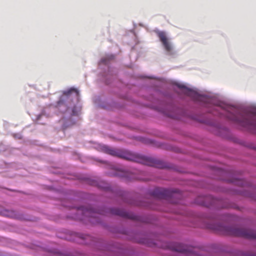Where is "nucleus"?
<instances>
[{
    "label": "nucleus",
    "instance_id": "obj_1",
    "mask_svg": "<svg viewBox=\"0 0 256 256\" xmlns=\"http://www.w3.org/2000/svg\"><path fill=\"white\" fill-rule=\"evenodd\" d=\"M150 83L154 91L159 92L168 100L162 101L158 106L144 104L147 106L174 120L184 121L190 119L204 124L217 136L248 148H256L252 144H246L234 136L230 130L222 122V120H228L237 129L256 135V120L244 111L242 105L226 102L220 100L216 94L204 92L196 88H190L184 84L174 82V84L193 102L177 103L174 100V96L172 92L159 90L160 82L158 80Z\"/></svg>",
    "mask_w": 256,
    "mask_h": 256
},
{
    "label": "nucleus",
    "instance_id": "obj_2",
    "mask_svg": "<svg viewBox=\"0 0 256 256\" xmlns=\"http://www.w3.org/2000/svg\"><path fill=\"white\" fill-rule=\"evenodd\" d=\"M62 204L70 211L66 218L70 220L88 222L92 224H100L104 226L102 216L108 214L116 216L122 218L149 224L151 220L148 216L136 214L133 212H129L118 208L107 206H106L93 208L90 206H76L68 202H63Z\"/></svg>",
    "mask_w": 256,
    "mask_h": 256
},
{
    "label": "nucleus",
    "instance_id": "obj_3",
    "mask_svg": "<svg viewBox=\"0 0 256 256\" xmlns=\"http://www.w3.org/2000/svg\"><path fill=\"white\" fill-rule=\"evenodd\" d=\"M81 110L79 92L77 89L71 88L63 92L56 104H50L45 107L33 120L37 124H44L42 120L44 118H47L52 112H57L60 116L59 122L62 128L65 130L76 123Z\"/></svg>",
    "mask_w": 256,
    "mask_h": 256
},
{
    "label": "nucleus",
    "instance_id": "obj_4",
    "mask_svg": "<svg viewBox=\"0 0 256 256\" xmlns=\"http://www.w3.org/2000/svg\"><path fill=\"white\" fill-rule=\"evenodd\" d=\"M190 222L184 224L192 227H200L235 236L256 240V232L246 228L226 225L218 220L231 221L236 219L234 215L225 213L221 216L206 214H194L192 218H186Z\"/></svg>",
    "mask_w": 256,
    "mask_h": 256
},
{
    "label": "nucleus",
    "instance_id": "obj_5",
    "mask_svg": "<svg viewBox=\"0 0 256 256\" xmlns=\"http://www.w3.org/2000/svg\"><path fill=\"white\" fill-rule=\"evenodd\" d=\"M96 149L113 156L126 160L134 162L144 165L162 169H172L171 164L153 157L148 156L133 152L127 150L113 148L108 146L98 144Z\"/></svg>",
    "mask_w": 256,
    "mask_h": 256
},
{
    "label": "nucleus",
    "instance_id": "obj_6",
    "mask_svg": "<svg viewBox=\"0 0 256 256\" xmlns=\"http://www.w3.org/2000/svg\"><path fill=\"white\" fill-rule=\"evenodd\" d=\"M218 172L222 175L218 178L220 180L240 186H246L250 188L252 191L242 188H227L222 186H212L211 188L213 190L226 192L234 195H240L256 200V193L255 192L256 186L245 179L240 178L238 176V174H240V172L234 170L226 172L220 170Z\"/></svg>",
    "mask_w": 256,
    "mask_h": 256
},
{
    "label": "nucleus",
    "instance_id": "obj_7",
    "mask_svg": "<svg viewBox=\"0 0 256 256\" xmlns=\"http://www.w3.org/2000/svg\"><path fill=\"white\" fill-rule=\"evenodd\" d=\"M84 182L86 184L91 186L96 187L101 190L106 192H110L116 197L120 198L123 202L128 205L142 207L154 210H160L157 205L150 202L144 200L138 201L129 198L126 192L120 188L113 187L104 180L86 178H84Z\"/></svg>",
    "mask_w": 256,
    "mask_h": 256
},
{
    "label": "nucleus",
    "instance_id": "obj_8",
    "mask_svg": "<svg viewBox=\"0 0 256 256\" xmlns=\"http://www.w3.org/2000/svg\"><path fill=\"white\" fill-rule=\"evenodd\" d=\"M112 232L114 233L125 234L127 236L128 240L147 246L156 247L159 245L158 244L159 237L156 234L135 230L124 226L114 227L112 228Z\"/></svg>",
    "mask_w": 256,
    "mask_h": 256
},
{
    "label": "nucleus",
    "instance_id": "obj_9",
    "mask_svg": "<svg viewBox=\"0 0 256 256\" xmlns=\"http://www.w3.org/2000/svg\"><path fill=\"white\" fill-rule=\"evenodd\" d=\"M194 203L214 210L223 208L240 210L234 202L226 198H216L211 195L198 196L194 199Z\"/></svg>",
    "mask_w": 256,
    "mask_h": 256
},
{
    "label": "nucleus",
    "instance_id": "obj_10",
    "mask_svg": "<svg viewBox=\"0 0 256 256\" xmlns=\"http://www.w3.org/2000/svg\"><path fill=\"white\" fill-rule=\"evenodd\" d=\"M114 58L115 56L114 54H106L101 58L98 63L100 80L106 84H111L116 78L118 70L112 66Z\"/></svg>",
    "mask_w": 256,
    "mask_h": 256
},
{
    "label": "nucleus",
    "instance_id": "obj_11",
    "mask_svg": "<svg viewBox=\"0 0 256 256\" xmlns=\"http://www.w3.org/2000/svg\"><path fill=\"white\" fill-rule=\"evenodd\" d=\"M148 194L158 199L168 200L171 203L170 206H176V204H182L184 198L182 192L180 190L158 187L150 190Z\"/></svg>",
    "mask_w": 256,
    "mask_h": 256
},
{
    "label": "nucleus",
    "instance_id": "obj_12",
    "mask_svg": "<svg viewBox=\"0 0 256 256\" xmlns=\"http://www.w3.org/2000/svg\"><path fill=\"white\" fill-rule=\"evenodd\" d=\"M154 32L158 37L161 44V46L164 54L169 58H176L178 56V52L176 49L171 38L166 31L160 30L158 28Z\"/></svg>",
    "mask_w": 256,
    "mask_h": 256
},
{
    "label": "nucleus",
    "instance_id": "obj_13",
    "mask_svg": "<svg viewBox=\"0 0 256 256\" xmlns=\"http://www.w3.org/2000/svg\"><path fill=\"white\" fill-rule=\"evenodd\" d=\"M136 252L131 246L111 240V256H136Z\"/></svg>",
    "mask_w": 256,
    "mask_h": 256
},
{
    "label": "nucleus",
    "instance_id": "obj_14",
    "mask_svg": "<svg viewBox=\"0 0 256 256\" xmlns=\"http://www.w3.org/2000/svg\"><path fill=\"white\" fill-rule=\"evenodd\" d=\"M107 175L111 177L120 178L126 182H130L138 178L134 172L112 166V170L107 172Z\"/></svg>",
    "mask_w": 256,
    "mask_h": 256
},
{
    "label": "nucleus",
    "instance_id": "obj_15",
    "mask_svg": "<svg viewBox=\"0 0 256 256\" xmlns=\"http://www.w3.org/2000/svg\"><path fill=\"white\" fill-rule=\"evenodd\" d=\"M94 100L98 106L108 110H114L116 109L122 108L124 106V104H120L110 99L103 100L100 96H96Z\"/></svg>",
    "mask_w": 256,
    "mask_h": 256
},
{
    "label": "nucleus",
    "instance_id": "obj_16",
    "mask_svg": "<svg viewBox=\"0 0 256 256\" xmlns=\"http://www.w3.org/2000/svg\"><path fill=\"white\" fill-rule=\"evenodd\" d=\"M2 214L8 217H16V212L12 210H4L2 212Z\"/></svg>",
    "mask_w": 256,
    "mask_h": 256
},
{
    "label": "nucleus",
    "instance_id": "obj_17",
    "mask_svg": "<svg viewBox=\"0 0 256 256\" xmlns=\"http://www.w3.org/2000/svg\"><path fill=\"white\" fill-rule=\"evenodd\" d=\"M14 138L16 139H21L22 136L20 133L14 134H12Z\"/></svg>",
    "mask_w": 256,
    "mask_h": 256
},
{
    "label": "nucleus",
    "instance_id": "obj_18",
    "mask_svg": "<svg viewBox=\"0 0 256 256\" xmlns=\"http://www.w3.org/2000/svg\"><path fill=\"white\" fill-rule=\"evenodd\" d=\"M140 140L144 142H148L151 141L150 140H146L145 138H142V137H140Z\"/></svg>",
    "mask_w": 256,
    "mask_h": 256
},
{
    "label": "nucleus",
    "instance_id": "obj_19",
    "mask_svg": "<svg viewBox=\"0 0 256 256\" xmlns=\"http://www.w3.org/2000/svg\"><path fill=\"white\" fill-rule=\"evenodd\" d=\"M141 78H147L149 80H155V78L153 77V76H141Z\"/></svg>",
    "mask_w": 256,
    "mask_h": 256
},
{
    "label": "nucleus",
    "instance_id": "obj_20",
    "mask_svg": "<svg viewBox=\"0 0 256 256\" xmlns=\"http://www.w3.org/2000/svg\"><path fill=\"white\" fill-rule=\"evenodd\" d=\"M150 98L151 99V100H150V101H152V100H154V98L153 97H152Z\"/></svg>",
    "mask_w": 256,
    "mask_h": 256
},
{
    "label": "nucleus",
    "instance_id": "obj_21",
    "mask_svg": "<svg viewBox=\"0 0 256 256\" xmlns=\"http://www.w3.org/2000/svg\"><path fill=\"white\" fill-rule=\"evenodd\" d=\"M170 212H175L174 210H170Z\"/></svg>",
    "mask_w": 256,
    "mask_h": 256
}]
</instances>
